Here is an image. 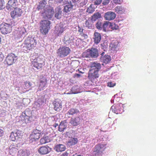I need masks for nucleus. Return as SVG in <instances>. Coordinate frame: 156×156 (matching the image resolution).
Returning <instances> with one entry per match:
<instances>
[{
  "label": "nucleus",
  "mask_w": 156,
  "mask_h": 156,
  "mask_svg": "<svg viewBox=\"0 0 156 156\" xmlns=\"http://www.w3.org/2000/svg\"><path fill=\"white\" fill-rule=\"evenodd\" d=\"M37 42L34 38L28 37L21 46V49L24 52L34 49L36 46Z\"/></svg>",
  "instance_id": "nucleus-1"
},
{
  "label": "nucleus",
  "mask_w": 156,
  "mask_h": 156,
  "mask_svg": "<svg viewBox=\"0 0 156 156\" xmlns=\"http://www.w3.org/2000/svg\"><path fill=\"white\" fill-rule=\"evenodd\" d=\"M50 22L48 20H43L40 22V32L44 35L46 34L50 28Z\"/></svg>",
  "instance_id": "nucleus-2"
},
{
  "label": "nucleus",
  "mask_w": 156,
  "mask_h": 156,
  "mask_svg": "<svg viewBox=\"0 0 156 156\" xmlns=\"http://www.w3.org/2000/svg\"><path fill=\"white\" fill-rule=\"evenodd\" d=\"M83 55L85 57L96 58L99 56V52L97 49L92 48L90 49H88L84 52Z\"/></svg>",
  "instance_id": "nucleus-3"
},
{
  "label": "nucleus",
  "mask_w": 156,
  "mask_h": 156,
  "mask_svg": "<svg viewBox=\"0 0 156 156\" xmlns=\"http://www.w3.org/2000/svg\"><path fill=\"white\" fill-rule=\"evenodd\" d=\"M32 66L37 70H42L45 64L44 61L39 57H37L31 62Z\"/></svg>",
  "instance_id": "nucleus-4"
},
{
  "label": "nucleus",
  "mask_w": 156,
  "mask_h": 156,
  "mask_svg": "<svg viewBox=\"0 0 156 156\" xmlns=\"http://www.w3.org/2000/svg\"><path fill=\"white\" fill-rule=\"evenodd\" d=\"M12 26L11 24L3 23L0 25V30L1 33L4 34L10 33L12 30Z\"/></svg>",
  "instance_id": "nucleus-5"
},
{
  "label": "nucleus",
  "mask_w": 156,
  "mask_h": 156,
  "mask_svg": "<svg viewBox=\"0 0 156 156\" xmlns=\"http://www.w3.org/2000/svg\"><path fill=\"white\" fill-rule=\"evenodd\" d=\"M70 51V49L69 47L62 46L58 50L57 53L60 57H64L67 56Z\"/></svg>",
  "instance_id": "nucleus-6"
},
{
  "label": "nucleus",
  "mask_w": 156,
  "mask_h": 156,
  "mask_svg": "<svg viewBox=\"0 0 156 156\" xmlns=\"http://www.w3.org/2000/svg\"><path fill=\"white\" fill-rule=\"evenodd\" d=\"M54 13V10L52 7L50 5H47L43 14L44 17L45 19H51Z\"/></svg>",
  "instance_id": "nucleus-7"
},
{
  "label": "nucleus",
  "mask_w": 156,
  "mask_h": 156,
  "mask_svg": "<svg viewBox=\"0 0 156 156\" xmlns=\"http://www.w3.org/2000/svg\"><path fill=\"white\" fill-rule=\"evenodd\" d=\"M18 59L17 56L14 54L11 53L7 56L5 61L7 64L11 65L15 63Z\"/></svg>",
  "instance_id": "nucleus-8"
},
{
  "label": "nucleus",
  "mask_w": 156,
  "mask_h": 156,
  "mask_svg": "<svg viewBox=\"0 0 156 156\" xmlns=\"http://www.w3.org/2000/svg\"><path fill=\"white\" fill-rule=\"evenodd\" d=\"M100 76L99 72L89 70L88 74V78L92 82H94L95 80L98 78Z\"/></svg>",
  "instance_id": "nucleus-9"
},
{
  "label": "nucleus",
  "mask_w": 156,
  "mask_h": 156,
  "mask_svg": "<svg viewBox=\"0 0 156 156\" xmlns=\"http://www.w3.org/2000/svg\"><path fill=\"white\" fill-rule=\"evenodd\" d=\"M106 144H99L95 146V150L94 152L96 153L95 155H99L101 154L103 151L106 149Z\"/></svg>",
  "instance_id": "nucleus-10"
},
{
  "label": "nucleus",
  "mask_w": 156,
  "mask_h": 156,
  "mask_svg": "<svg viewBox=\"0 0 156 156\" xmlns=\"http://www.w3.org/2000/svg\"><path fill=\"white\" fill-rule=\"evenodd\" d=\"M31 86V84L30 82H25L20 87H19L18 90L21 94L25 93L30 90Z\"/></svg>",
  "instance_id": "nucleus-11"
},
{
  "label": "nucleus",
  "mask_w": 156,
  "mask_h": 156,
  "mask_svg": "<svg viewBox=\"0 0 156 156\" xmlns=\"http://www.w3.org/2000/svg\"><path fill=\"white\" fill-rule=\"evenodd\" d=\"M23 13L21 9L16 8H14L13 11L10 12L11 17L13 19L20 17Z\"/></svg>",
  "instance_id": "nucleus-12"
},
{
  "label": "nucleus",
  "mask_w": 156,
  "mask_h": 156,
  "mask_svg": "<svg viewBox=\"0 0 156 156\" xmlns=\"http://www.w3.org/2000/svg\"><path fill=\"white\" fill-rule=\"evenodd\" d=\"M18 5V2L17 0H9L7 4L6 8L8 10H10L16 8Z\"/></svg>",
  "instance_id": "nucleus-13"
},
{
  "label": "nucleus",
  "mask_w": 156,
  "mask_h": 156,
  "mask_svg": "<svg viewBox=\"0 0 156 156\" xmlns=\"http://www.w3.org/2000/svg\"><path fill=\"white\" fill-rule=\"evenodd\" d=\"M51 149L49 147L46 146L40 147L38 150V153L41 155H43L49 153Z\"/></svg>",
  "instance_id": "nucleus-14"
},
{
  "label": "nucleus",
  "mask_w": 156,
  "mask_h": 156,
  "mask_svg": "<svg viewBox=\"0 0 156 156\" xmlns=\"http://www.w3.org/2000/svg\"><path fill=\"white\" fill-rule=\"evenodd\" d=\"M116 16V15L115 12L109 11L105 14L104 17L105 20L110 21L114 19Z\"/></svg>",
  "instance_id": "nucleus-15"
},
{
  "label": "nucleus",
  "mask_w": 156,
  "mask_h": 156,
  "mask_svg": "<svg viewBox=\"0 0 156 156\" xmlns=\"http://www.w3.org/2000/svg\"><path fill=\"white\" fill-rule=\"evenodd\" d=\"M20 133V131L19 130L12 132L9 136V139L12 141H15L21 136Z\"/></svg>",
  "instance_id": "nucleus-16"
},
{
  "label": "nucleus",
  "mask_w": 156,
  "mask_h": 156,
  "mask_svg": "<svg viewBox=\"0 0 156 156\" xmlns=\"http://www.w3.org/2000/svg\"><path fill=\"white\" fill-rule=\"evenodd\" d=\"M47 80L46 77H43L40 79V84L38 87V90L40 91L43 90L46 86Z\"/></svg>",
  "instance_id": "nucleus-17"
},
{
  "label": "nucleus",
  "mask_w": 156,
  "mask_h": 156,
  "mask_svg": "<svg viewBox=\"0 0 156 156\" xmlns=\"http://www.w3.org/2000/svg\"><path fill=\"white\" fill-rule=\"evenodd\" d=\"M89 70L96 71L99 72L101 68V65L100 63L98 62H92L90 66Z\"/></svg>",
  "instance_id": "nucleus-18"
},
{
  "label": "nucleus",
  "mask_w": 156,
  "mask_h": 156,
  "mask_svg": "<svg viewBox=\"0 0 156 156\" xmlns=\"http://www.w3.org/2000/svg\"><path fill=\"white\" fill-rule=\"evenodd\" d=\"M65 30V28L62 25H57L55 27V32L58 36H59Z\"/></svg>",
  "instance_id": "nucleus-19"
},
{
  "label": "nucleus",
  "mask_w": 156,
  "mask_h": 156,
  "mask_svg": "<svg viewBox=\"0 0 156 156\" xmlns=\"http://www.w3.org/2000/svg\"><path fill=\"white\" fill-rule=\"evenodd\" d=\"M111 109L113 112L116 114L121 113L123 111L122 106L119 105L112 106L111 107Z\"/></svg>",
  "instance_id": "nucleus-20"
},
{
  "label": "nucleus",
  "mask_w": 156,
  "mask_h": 156,
  "mask_svg": "<svg viewBox=\"0 0 156 156\" xmlns=\"http://www.w3.org/2000/svg\"><path fill=\"white\" fill-rule=\"evenodd\" d=\"M119 43L118 41H112L110 44L109 48L110 50L113 51H115L117 50L119 46Z\"/></svg>",
  "instance_id": "nucleus-21"
},
{
  "label": "nucleus",
  "mask_w": 156,
  "mask_h": 156,
  "mask_svg": "<svg viewBox=\"0 0 156 156\" xmlns=\"http://www.w3.org/2000/svg\"><path fill=\"white\" fill-rule=\"evenodd\" d=\"M66 149V147L64 145L61 144L55 145L54 147V150L57 152L64 151Z\"/></svg>",
  "instance_id": "nucleus-22"
},
{
  "label": "nucleus",
  "mask_w": 156,
  "mask_h": 156,
  "mask_svg": "<svg viewBox=\"0 0 156 156\" xmlns=\"http://www.w3.org/2000/svg\"><path fill=\"white\" fill-rule=\"evenodd\" d=\"M80 119L79 117L72 118L70 119V123L73 126H77L80 123Z\"/></svg>",
  "instance_id": "nucleus-23"
},
{
  "label": "nucleus",
  "mask_w": 156,
  "mask_h": 156,
  "mask_svg": "<svg viewBox=\"0 0 156 156\" xmlns=\"http://www.w3.org/2000/svg\"><path fill=\"white\" fill-rule=\"evenodd\" d=\"M24 112V114L25 115V122L27 123L30 122H31L30 119L32 118V116L30 115L31 114V111L28 110H26Z\"/></svg>",
  "instance_id": "nucleus-24"
},
{
  "label": "nucleus",
  "mask_w": 156,
  "mask_h": 156,
  "mask_svg": "<svg viewBox=\"0 0 156 156\" xmlns=\"http://www.w3.org/2000/svg\"><path fill=\"white\" fill-rule=\"evenodd\" d=\"M101 39V34L97 32H95L94 34V43L96 44L99 43Z\"/></svg>",
  "instance_id": "nucleus-25"
},
{
  "label": "nucleus",
  "mask_w": 156,
  "mask_h": 156,
  "mask_svg": "<svg viewBox=\"0 0 156 156\" xmlns=\"http://www.w3.org/2000/svg\"><path fill=\"white\" fill-rule=\"evenodd\" d=\"M54 109L55 111H58L62 108V104L61 101H54L53 102Z\"/></svg>",
  "instance_id": "nucleus-26"
},
{
  "label": "nucleus",
  "mask_w": 156,
  "mask_h": 156,
  "mask_svg": "<svg viewBox=\"0 0 156 156\" xmlns=\"http://www.w3.org/2000/svg\"><path fill=\"white\" fill-rule=\"evenodd\" d=\"M94 21L91 19L90 20H88L85 21V25L86 27L89 29H93L94 27Z\"/></svg>",
  "instance_id": "nucleus-27"
},
{
  "label": "nucleus",
  "mask_w": 156,
  "mask_h": 156,
  "mask_svg": "<svg viewBox=\"0 0 156 156\" xmlns=\"http://www.w3.org/2000/svg\"><path fill=\"white\" fill-rule=\"evenodd\" d=\"M100 60L103 63L107 64L110 62L111 59L110 56L105 55L104 56H101Z\"/></svg>",
  "instance_id": "nucleus-28"
},
{
  "label": "nucleus",
  "mask_w": 156,
  "mask_h": 156,
  "mask_svg": "<svg viewBox=\"0 0 156 156\" xmlns=\"http://www.w3.org/2000/svg\"><path fill=\"white\" fill-rule=\"evenodd\" d=\"M78 140L77 138L71 137L67 142V144L69 146L74 145L76 144L78 142Z\"/></svg>",
  "instance_id": "nucleus-29"
},
{
  "label": "nucleus",
  "mask_w": 156,
  "mask_h": 156,
  "mask_svg": "<svg viewBox=\"0 0 156 156\" xmlns=\"http://www.w3.org/2000/svg\"><path fill=\"white\" fill-rule=\"evenodd\" d=\"M47 4L46 1L45 0H43L41 1L39 3L37 6V8L39 10L40 9H44L45 7L46 4Z\"/></svg>",
  "instance_id": "nucleus-30"
},
{
  "label": "nucleus",
  "mask_w": 156,
  "mask_h": 156,
  "mask_svg": "<svg viewBox=\"0 0 156 156\" xmlns=\"http://www.w3.org/2000/svg\"><path fill=\"white\" fill-rule=\"evenodd\" d=\"M79 111L76 109H74L73 108H71L70 109L66 114V115L68 116L69 117V115H73L75 114H77L79 113Z\"/></svg>",
  "instance_id": "nucleus-31"
},
{
  "label": "nucleus",
  "mask_w": 156,
  "mask_h": 156,
  "mask_svg": "<svg viewBox=\"0 0 156 156\" xmlns=\"http://www.w3.org/2000/svg\"><path fill=\"white\" fill-rule=\"evenodd\" d=\"M110 22L109 21H105L102 24V30L103 31L106 32L110 28Z\"/></svg>",
  "instance_id": "nucleus-32"
},
{
  "label": "nucleus",
  "mask_w": 156,
  "mask_h": 156,
  "mask_svg": "<svg viewBox=\"0 0 156 156\" xmlns=\"http://www.w3.org/2000/svg\"><path fill=\"white\" fill-rule=\"evenodd\" d=\"M16 32L18 34L17 36L19 37H21L26 33V30L23 27L20 28L16 31Z\"/></svg>",
  "instance_id": "nucleus-33"
},
{
  "label": "nucleus",
  "mask_w": 156,
  "mask_h": 156,
  "mask_svg": "<svg viewBox=\"0 0 156 156\" xmlns=\"http://www.w3.org/2000/svg\"><path fill=\"white\" fill-rule=\"evenodd\" d=\"M115 11L117 13L122 14L125 11V9L122 6H118L115 8Z\"/></svg>",
  "instance_id": "nucleus-34"
},
{
  "label": "nucleus",
  "mask_w": 156,
  "mask_h": 156,
  "mask_svg": "<svg viewBox=\"0 0 156 156\" xmlns=\"http://www.w3.org/2000/svg\"><path fill=\"white\" fill-rule=\"evenodd\" d=\"M74 5L70 3L68 5L64 6L63 11L66 12H68L70 11L73 9Z\"/></svg>",
  "instance_id": "nucleus-35"
},
{
  "label": "nucleus",
  "mask_w": 156,
  "mask_h": 156,
  "mask_svg": "<svg viewBox=\"0 0 156 156\" xmlns=\"http://www.w3.org/2000/svg\"><path fill=\"white\" fill-rule=\"evenodd\" d=\"M50 141V140L48 136H44L40 140V143L42 144H45Z\"/></svg>",
  "instance_id": "nucleus-36"
},
{
  "label": "nucleus",
  "mask_w": 156,
  "mask_h": 156,
  "mask_svg": "<svg viewBox=\"0 0 156 156\" xmlns=\"http://www.w3.org/2000/svg\"><path fill=\"white\" fill-rule=\"evenodd\" d=\"M101 17V14L99 12H97L94 13L92 16L91 19L94 21H95L97 20L100 18Z\"/></svg>",
  "instance_id": "nucleus-37"
},
{
  "label": "nucleus",
  "mask_w": 156,
  "mask_h": 156,
  "mask_svg": "<svg viewBox=\"0 0 156 156\" xmlns=\"http://www.w3.org/2000/svg\"><path fill=\"white\" fill-rule=\"evenodd\" d=\"M66 122H62L60 124L58 127V130L60 132H62L66 128Z\"/></svg>",
  "instance_id": "nucleus-38"
},
{
  "label": "nucleus",
  "mask_w": 156,
  "mask_h": 156,
  "mask_svg": "<svg viewBox=\"0 0 156 156\" xmlns=\"http://www.w3.org/2000/svg\"><path fill=\"white\" fill-rule=\"evenodd\" d=\"M71 92L72 94H76L80 92L79 89L77 86H73L71 90Z\"/></svg>",
  "instance_id": "nucleus-39"
},
{
  "label": "nucleus",
  "mask_w": 156,
  "mask_h": 156,
  "mask_svg": "<svg viewBox=\"0 0 156 156\" xmlns=\"http://www.w3.org/2000/svg\"><path fill=\"white\" fill-rule=\"evenodd\" d=\"M40 134L39 133H33L31 135V138L35 140L38 139L40 137Z\"/></svg>",
  "instance_id": "nucleus-40"
},
{
  "label": "nucleus",
  "mask_w": 156,
  "mask_h": 156,
  "mask_svg": "<svg viewBox=\"0 0 156 156\" xmlns=\"http://www.w3.org/2000/svg\"><path fill=\"white\" fill-rule=\"evenodd\" d=\"M9 153L13 155L16 154L17 151V149L15 147H9Z\"/></svg>",
  "instance_id": "nucleus-41"
},
{
  "label": "nucleus",
  "mask_w": 156,
  "mask_h": 156,
  "mask_svg": "<svg viewBox=\"0 0 156 156\" xmlns=\"http://www.w3.org/2000/svg\"><path fill=\"white\" fill-rule=\"evenodd\" d=\"M102 24L100 21H98L96 23L95 26L96 28L98 30H102Z\"/></svg>",
  "instance_id": "nucleus-42"
},
{
  "label": "nucleus",
  "mask_w": 156,
  "mask_h": 156,
  "mask_svg": "<svg viewBox=\"0 0 156 156\" xmlns=\"http://www.w3.org/2000/svg\"><path fill=\"white\" fill-rule=\"evenodd\" d=\"M110 28H111V29L113 30H116L118 29L119 27L117 24L110 22Z\"/></svg>",
  "instance_id": "nucleus-43"
},
{
  "label": "nucleus",
  "mask_w": 156,
  "mask_h": 156,
  "mask_svg": "<svg viewBox=\"0 0 156 156\" xmlns=\"http://www.w3.org/2000/svg\"><path fill=\"white\" fill-rule=\"evenodd\" d=\"M55 2L58 4H61L62 5H64L67 3V0H55Z\"/></svg>",
  "instance_id": "nucleus-44"
},
{
  "label": "nucleus",
  "mask_w": 156,
  "mask_h": 156,
  "mask_svg": "<svg viewBox=\"0 0 156 156\" xmlns=\"http://www.w3.org/2000/svg\"><path fill=\"white\" fill-rule=\"evenodd\" d=\"M44 102V101L42 99L39 98L38 99L37 101L36 102V104L38 107H40Z\"/></svg>",
  "instance_id": "nucleus-45"
},
{
  "label": "nucleus",
  "mask_w": 156,
  "mask_h": 156,
  "mask_svg": "<svg viewBox=\"0 0 156 156\" xmlns=\"http://www.w3.org/2000/svg\"><path fill=\"white\" fill-rule=\"evenodd\" d=\"M94 8L90 5L87 9V12L89 13H92L94 11Z\"/></svg>",
  "instance_id": "nucleus-46"
},
{
  "label": "nucleus",
  "mask_w": 156,
  "mask_h": 156,
  "mask_svg": "<svg viewBox=\"0 0 156 156\" xmlns=\"http://www.w3.org/2000/svg\"><path fill=\"white\" fill-rule=\"evenodd\" d=\"M102 48L104 49V50H105V49H107L108 47L107 43L106 42H104L101 44Z\"/></svg>",
  "instance_id": "nucleus-47"
},
{
  "label": "nucleus",
  "mask_w": 156,
  "mask_h": 156,
  "mask_svg": "<svg viewBox=\"0 0 156 156\" xmlns=\"http://www.w3.org/2000/svg\"><path fill=\"white\" fill-rule=\"evenodd\" d=\"M80 2V0H69V2L73 5H76Z\"/></svg>",
  "instance_id": "nucleus-48"
},
{
  "label": "nucleus",
  "mask_w": 156,
  "mask_h": 156,
  "mask_svg": "<svg viewBox=\"0 0 156 156\" xmlns=\"http://www.w3.org/2000/svg\"><path fill=\"white\" fill-rule=\"evenodd\" d=\"M62 12L59 11L58 12L56 13L55 17L57 19H59L61 18Z\"/></svg>",
  "instance_id": "nucleus-49"
},
{
  "label": "nucleus",
  "mask_w": 156,
  "mask_h": 156,
  "mask_svg": "<svg viewBox=\"0 0 156 156\" xmlns=\"http://www.w3.org/2000/svg\"><path fill=\"white\" fill-rule=\"evenodd\" d=\"M4 0H0V10L4 8Z\"/></svg>",
  "instance_id": "nucleus-50"
},
{
  "label": "nucleus",
  "mask_w": 156,
  "mask_h": 156,
  "mask_svg": "<svg viewBox=\"0 0 156 156\" xmlns=\"http://www.w3.org/2000/svg\"><path fill=\"white\" fill-rule=\"evenodd\" d=\"M115 85V83L114 82H111L108 83V86L110 87H112Z\"/></svg>",
  "instance_id": "nucleus-51"
},
{
  "label": "nucleus",
  "mask_w": 156,
  "mask_h": 156,
  "mask_svg": "<svg viewBox=\"0 0 156 156\" xmlns=\"http://www.w3.org/2000/svg\"><path fill=\"white\" fill-rule=\"evenodd\" d=\"M87 0H84V1L80 3V6H83L87 3Z\"/></svg>",
  "instance_id": "nucleus-52"
},
{
  "label": "nucleus",
  "mask_w": 156,
  "mask_h": 156,
  "mask_svg": "<svg viewBox=\"0 0 156 156\" xmlns=\"http://www.w3.org/2000/svg\"><path fill=\"white\" fill-rule=\"evenodd\" d=\"M4 56L2 52L0 51V62L2 61L4 59Z\"/></svg>",
  "instance_id": "nucleus-53"
},
{
  "label": "nucleus",
  "mask_w": 156,
  "mask_h": 156,
  "mask_svg": "<svg viewBox=\"0 0 156 156\" xmlns=\"http://www.w3.org/2000/svg\"><path fill=\"white\" fill-rule=\"evenodd\" d=\"M122 0H113V2L115 4H120Z\"/></svg>",
  "instance_id": "nucleus-54"
},
{
  "label": "nucleus",
  "mask_w": 156,
  "mask_h": 156,
  "mask_svg": "<svg viewBox=\"0 0 156 156\" xmlns=\"http://www.w3.org/2000/svg\"><path fill=\"white\" fill-rule=\"evenodd\" d=\"M79 29L78 30V31L79 32H80V34H82L83 33V29H82V28H81L80 27H79Z\"/></svg>",
  "instance_id": "nucleus-55"
},
{
  "label": "nucleus",
  "mask_w": 156,
  "mask_h": 156,
  "mask_svg": "<svg viewBox=\"0 0 156 156\" xmlns=\"http://www.w3.org/2000/svg\"><path fill=\"white\" fill-rule=\"evenodd\" d=\"M4 134V131L3 130L0 129V137L2 136Z\"/></svg>",
  "instance_id": "nucleus-56"
},
{
  "label": "nucleus",
  "mask_w": 156,
  "mask_h": 156,
  "mask_svg": "<svg viewBox=\"0 0 156 156\" xmlns=\"http://www.w3.org/2000/svg\"><path fill=\"white\" fill-rule=\"evenodd\" d=\"M81 36L83 37L84 38H87L88 37L87 35V34H84L83 33L82 34H81Z\"/></svg>",
  "instance_id": "nucleus-57"
},
{
  "label": "nucleus",
  "mask_w": 156,
  "mask_h": 156,
  "mask_svg": "<svg viewBox=\"0 0 156 156\" xmlns=\"http://www.w3.org/2000/svg\"><path fill=\"white\" fill-rule=\"evenodd\" d=\"M80 76V75L78 73H75L73 77L74 78L75 77H79Z\"/></svg>",
  "instance_id": "nucleus-58"
},
{
  "label": "nucleus",
  "mask_w": 156,
  "mask_h": 156,
  "mask_svg": "<svg viewBox=\"0 0 156 156\" xmlns=\"http://www.w3.org/2000/svg\"><path fill=\"white\" fill-rule=\"evenodd\" d=\"M68 155V153L67 152H64V153H63V154H62L61 155V156H67Z\"/></svg>",
  "instance_id": "nucleus-59"
},
{
  "label": "nucleus",
  "mask_w": 156,
  "mask_h": 156,
  "mask_svg": "<svg viewBox=\"0 0 156 156\" xmlns=\"http://www.w3.org/2000/svg\"><path fill=\"white\" fill-rule=\"evenodd\" d=\"M58 126V124L57 123H55L53 125V126L55 128H56L57 126Z\"/></svg>",
  "instance_id": "nucleus-60"
},
{
  "label": "nucleus",
  "mask_w": 156,
  "mask_h": 156,
  "mask_svg": "<svg viewBox=\"0 0 156 156\" xmlns=\"http://www.w3.org/2000/svg\"><path fill=\"white\" fill-rule=\"evenodd\" d=\"M104 54H105V52H102L101 54V56H104Z\"/></svg>",
  "instance_id": "nucleus-61"
},
{
  "label": "nucleus",
  "mask_w": 156,
  "mask_h": 156,
  "mask_svg": "<svg viewBox=\"0 0 156 156\" xmlns=\"http://www.w3.org/2000/svg\"><path fill=\"white\" fill-rule=\"evenodd\" d=\"M72 156H82L80 155H78L77 154H75L73 155Z\"/></svg>",
  "instance_id": "nucleus-62"
},
{
  "label": "nucleus",
  "mask_w": 156,
  "mask_h": 156,
  "mask_svg": "<svg viewBox=\"0 0 156 156\" xmlns=\"http://www.w3.org/2000/svg\"><path fill=\"white\" fill-rule=\"evenodd\" d=\"M66 94H72L71 93V92L70 91V93H67Z\"/></svg>",
  "instance_id": "nucleus-63"
},
{
  "label": "nucleus",
  "mask_w": 156,
  "mask_h": 156,
  "mask_svg": "<svg viewBox=\"0 0 156 156\" xmlns=\"http://www.w3.org/2000/svg\"><path fill=\"white\" fill-rule=\"evenodd\" d=\"M64 39H65V41H67L68 40H66V37H64Z\"/></svg>",
  "instance_id": "nucleus-64"
}]
</instances>
